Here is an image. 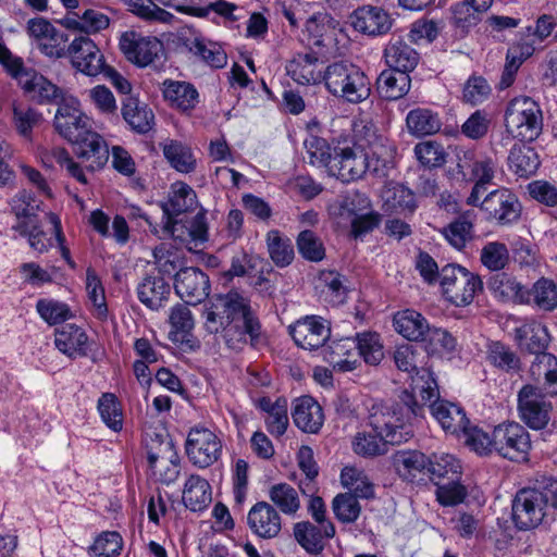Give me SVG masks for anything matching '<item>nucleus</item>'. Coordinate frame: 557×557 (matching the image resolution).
<instances>
[{"label": "nucleus", "mask_w": 557, "mask_h": 557, "mask_svg": "<svg viewBox=\"0 0 557 557\" xmlns=\"http://www.w3.org/2000/svg\"><path fill=\"white\" fill-rule=\"evenodd\" d=\"M414 154L420 163L428 168L442 166L446 161L444 147L432 140L417 144Z\"/></svg>", "instance_id": "obj_61"}, {"label": "nucleus", "mask_w": 557, "mask_h": 557, "mask_svg": "<svg viewBox=\"0 0 557 557\" xmlns=\"http://www.w3.org/2000/svg\"><path fill=\"white\" fill-rule=\"evenodd\" d=\"M516 338L519 345L524 347L535 357L544 351L548 345V333L544 325L537 322L524 324L516 329Z\"/></svg>", "instance_id": "obj_45"}, {"label": "nucleus", "mask_w": 557, "mask_h": 557, "mask_svg": "<svg viewBox=\"0 0 557 557\" xmlns=\"http://www.w3.org/2000/svg\"><path fill=\"white\" fill-rule=\"evenodd\" d=\"M508 165L517 175L528 177L536 172L540 158L534 148L517 143L509 151Z\"/></svg>", "instance_id": "obj_42"}, {"label": "nucleus", "mask_w": 557, "mask_h": 557, "mask_svg": "<svg viewBox=\"0 0 557 557\" xmlns=\"http://www.w3.org/2000/svg\"><path fill=\"white\" fill-rule=\"evenodd\" d=\"M75 154L87 163L90 171L101 169L109 160V148L106 140L92 128L81 136L74 144Z\"/></svg>", "instance_id": "obj_22"}, {"label": "nucleus", "mask_w": 557, "mask_h": 557, "mask_svg": "<svg viewBox=\"0 0 557 557\" xmlns=\"http://www.w3.org/2000/svg\"><path fill=\"white\" fill-rule=\"evenodd\" d=\"M530 450V434L520 423L504 422L494 428V453L511 461H525Z\"/></svg>", "instance_id": "obj_9"}, {"label": "nucleus", "mask_w": 557, "mask_h": 557, "mask_svg": "<svg viewBox=\"0 0 557 557\" xmlns=\"http://www.w3.org/2000/svg\"><path fill=\"white\" fill-rule=\"evenodd\" d=\"M174 287L180 298L190 306L201 302L209 295V277L200 269L187 267L175 275Z\"/></svg>", "instance_id": "obj_20"}, {"label": "nucleus", "mask_w": 557, "mask_h": 557, "mask_svg": "<svg viewBox=\"0 0 557 557\" xmlns=\"http://www.w3.org/2000/svg\"><path fill=\"white\" fill-rule=\"evenodd\" d=\"M120 48L126 59L139 66L151 64L163 52V44L156 37H143L126 32L120 39Z\"/></svg>", "instance_id": "obj_18"}, {"label": "nucleus", "mask_w": 557, "mask_h": 557, "mask_svg": "<svg viewBox=\"0 0 557 557\" xmlns=\"http://www.w3.org/2000/svg\"><path fill=\"white\" fill-rule=\"evenodd\" d=\"M121 113L129 128L137 134H147L154 126L151 108L135 97L128 96L122 101Z\"/></svg>", "instance_id": "obj_32"}, {"label": "nucleus", "mask_w": 557, "mask_h": 557, "mask_svg": "<svg viewBox=\"0 0 557 557\" xmlns=\"http://www.w3.org/2000/svg\"><path fill=\"white\" fill-rule=\"evenodd\" d=\"M429 460V473L432 480L460 479L461 465L454 455L446 453L433 454Z\"/></svg>", "instance_id": "obj_49"}, {"label": "nucleus", "mask_w": 557, "mask_h": 557, "mask_svg": "<svg viewBox=\"0 0 557 557\" xmlns=\"http://www.w3.org/2000/svg\"><path fill=\"white\" fill-rule=\"evenodd\" d=\"M481 210L488 215L490 220L500 225H507L519 219L521 206L515 194L502 188L488 193L483 198Z\"/></svg>", "instance_id": "obj_16"}, {"label": "nucleus", "mask_w": 557, "mask_h": 557, "mask_svg": "<svg viewBox=\"0 0 557 557\" xmlns=\"http://www.w3.org/2000/svg\"><path fill=\"white\" fill-rule=\"evenodd\" d=\"M332 18L324 12H318L309 16L305 22L302 34L304 40L309 46H325L326 40L331 39L334 27Z\"/></svg>", "instance_id": "obj_44"}, {"label": "nucleus", "mask_w": 557, "mask_h": 557, "mask_svg": "<svg viewBox=\"0 0 557 557\" xmlns=\"http://www.w3.org/2000/svg\"><path fill=\"white\" fill-rule=\"evenodd\" d=\"M211 494L209 482L198 474H191L184 484L182 499L189 510L201 511L211 503Z\"/></svg>", "instance_id": "obj_38"}, {"label": "nucleus", "mask_w": 557, "mask_h": 557, "mask_svg": "<svg viewBox=\"0 0 557 557\" xmlns=\"http://www.w3.org/2000/svg\"><path fill=\"white\" fill-rule=\"evenodd\" d=\"M147 459L156 480L166 485L176 482L181 473V458L171 438H151L147 444Z\"/></svg>", "instance_id": "obj_8"}, {"label": "nucleus", "mask_w": 557, "mask_h": 557, "mask_svg": "<svg viewBox=\"0 0 557 557\" xmlns=\"http://www.w3.org/2000/svg\"><path fill=\"white\" fill-rule=\"evenodd\" d=\"M547 496L534 488H524L517 493L512 502V521L519 530L536 528L545 516Z\"/></svg>", "instance_id": "obj_12"}, {"label": "nucleus", "mask_w": 557, "mask_h": 557, "mask_svg": "<svg viewBox=\"0 0 557 557\" xmlns=\"http://www.w3.org/2000/svg\"><path fill=\"white\" fill-rule=\"evenodd\" d=\"M197 196L187 184L177 182L171 187L169 200L163 205V211L169 216H176L195 209Z\"/></svg>", "instance_id": "obj_43"}, {"label": "nucleus", "mask_w": 557, "mask_h": 557, "mask_svg": "<svg viewBox=\"0 0 557 557\" xmlns=\"http://www.w3.org/2000/svg\"><path fill=\"white\" fill-rule=\"evenodd\" d=\"M304 146L310 164L329 170V165L333 162V149L325 139L310 135L305 139Z\"/></svg>", "instance_id": "obj_57"}, {"label": "nucleus", "mask_w": 557, "mask_h": 557, "mask_svg": "<svg viewBox=\"0 0 557 557\" xmlns=\"http://www.w3.org/2000/svg\"><path fill=\"white\" fill-rule=\"evenodd\" d=\"M431 413L441 424L442 429L451 434L467 432L470 421L463 408L446 400H436L431 406Z\"/></svg>", "instance_id": "obj_33"}, {"label": "nucleus", "mask_w": 557, "mask_h": 557, "mask_svg": "<svg viewBox=\"0 0 557 557\" xmlns=\"http://www.w3.org/2000/svg\"><path fill=\"white\" fill-rule=\"evenodd\" d=\"M457 169L466 181L491 184L498 171L497 160L493 157L461 150L457 153Z\"/></svg>", "instance_id": "obj_17"}, {"label": "nucleus", "mask_w": 557, "mask_h": 557, "mask_svg": "<svg viewBox=\"0 0 557 557\" xmlns=\"http://www.w3.org/2000/svg\"><path fill=\"white\" fill-rule=\"evenodd\" d=\"M393 324L398 334L411 342L424 341L431 331L423 315H394Z\"/></svg>", "instance_id": "obj_47"}, {"label": "nucleus", "mask_w": 557, "mask_h": 557, "mask_svg": "<svg viewBox=\"0 0 557 557\" xmlns=\"http://www.w3.org/2000/svg\"><path fill=\"white\" fill-rule=\"evenodd\" d=\"M299 253L307 260L318 262L325 257L320 238L311 231H302L297 238Z\"/></svg>", "instance_id": "obj_64"}, {"label": "nucleus", "mask_w": 557, "mask_h": 557, "mask_svg": "<svg viewBox=\"0 0 557 557\" xmlns=\"http://www.w3.org/2000/svg\"><path fill=\"white\" fill-rule=\"evenodd\" d=\"M370 205V199L364 194L352 190L332 205L330 212L338 220V224L346 225L355 216L367 212Z\"/></svg>", "instance_id": "obj_39"}, {"label": "nucleus", "mask_w": 557, "mask_h": 557, "mask_svg": "<svg viewBox=\"0 0 557 557\" xmlns=\"http://www.w3.org/2000/svg\"><path fill=\"white\" fill-rule=\"evenodd\" d=\"M440 286L444 298L456 307L469 306L483 290L481 277L459 264H446L441 269Z\"/></svg>", "instance_id": "obj_5"}, {"label": "nucleus", "mask_w": 557, "mask_h": 557, "mask_svg": "<svg viewBox=\"0 0 557 557\" xmlns=\"http://www.w3.org/2000/svg\"><path fill=\"white\" fill-rule=\"evenodd\" d=\"M336 518L346 523L355 522L360 515L358 498L350 493L338 494L332 503Z\"/></svg>", "instance_id": "obj_62"}, {"label": "nucleus", "mask_w": 557, "mask_h": 557, "mask_svg": "<svg viewBox=\"0 0 557 557\" xmlns=\"http://www.w3.org/2000/svg\"><path fill=\"white\" fill-rule=\"evenodd\" d=\"M163 154L171 165L182 173H189L196 166V159L190 148L180 141H170L163 147Z\"/></svg>", "instance_id": "obj_54"}, {"label": "nucleus", "mask_w": 557, "mask_h": 557, "mask_svg": "<svg viewBox=\"0 0 557 557\" xmlns=\"http://www.w3.org/2000/svg\"><path fill=\"white\" fill-rule=\"evenodd\" d=\"M171 288L161 277L148 276L138 286V298L149 310L164 309Z\"/></svg>", "instance_id": "obj_41"}, {"label": "nucleus", "mask_w": 557, "mask_h": 557, "mask_svg": "<svg viewBox=\"0 0 557 557\" xmlns=\"http://www.w3.org/2000/svg\"><path fill=\"white\" fill-rule=\"evenodd\" d=\"M410 86L409 74L392 69L384 70L376 79V90L385 100L400 99L409 91Z\"/></svg>", "instance_id": "obj_40"}, {"label": "nucleus", "mask_w": 557, "mask_h": 557, "mask_svg": "<svg viewBox=\"0 0 557 557\" xmlns=\"http://www.w3.org/2000/svg\"><path fill=\"white\" fill-rule=\"evenodd\" d=\"M406 125L410 134L420 137L435 134L442 123L437 113L426 108H417L407 114Z\"/></svg>", "instance_id": "obj_46"}, {"label": "nucleus", "mask_w": 557, "mask_h": 557, "mask_svg": "<svg viewBox=\"0 0 557 557\" xmlns=\"http://www.w3.org/2000/svg\"><path fill=\"white\" fill-rule=\"evenodd\" d=\"M488 289L500 302L531 304L530 290L506 273L493 275L488 281Z\"/></svg>", "instance_id": "obj_29"}, {"label": "nucleus", "mask_w": 557, "mask_h": 557, "mask_svg": "<svg viewBox=\"0 0 557 557\" xmlns=\"http://www.w3.org/2000/svg\"><path fill=\"white\" fill-rule=\"evenodd\" d=\"M223 336L227 343H246L250 338L252 345L259 343L261 324L256 315H231L225 320Z\"/></svg>", "instance_id": "obj_31"}, {"label": "nucleus", "mask_w": 557, "mask_h": 557, "mask_svg": "<svg viewBox=\"0 0 557 557\" xmlns=\"http://www.w3.org/2000/svg\"><path fill=\"white\" fill-rule=\"evenodd\" d=\"M189 50L211 67L222 69L226 65L227 55L216 42L197 37L190 42Z\"/></svg>", "instance_id": "obj_50"}, {"label": "nucleus", "mask_w": 557, "mask_h": 557, "mask_svg": "<svg viewBox=\"0 0 557 557\" xmlns=\"http://www.w3.org/2000/svg\"><path fill=\"white\" fill-rule=\"evenodd\" d=\"M369 171L367 157L358 148V140L354 137L350 145L348 140L338 141L333 147V162L329 165V174L343 182H350L362 177Z\"/></svg>", "instance_id": "obj_10"}, {"label": "nucleus", "mask_w": 557, "mask_h": 557, "mask_svg": "<svg viewBox=\"0 0 557 557\" xmlns=\"http://www.w3.org/2000/svg\"><path fill=\"white\" fill-rule=\"evenodd\" d=\"M410 379V391L404 389L399 394L398 400L389 407L392 410H399L405 414L408 407L414 409L413 405L417 406L419 408L418 412L408 414L406 419L408 425H411L413 418L423 416L426 403L436 401L440 397L437 381L429 368L421 367Z\"/></svg>", "instance_id": "obj_6"}, {"label": "nucleus", "mask_w": 557, "mask_h": 557, "mask_svg": "<svg viewBox=\"0 0 557 557\" xmlns=\"http://www.w3.org/2000/svg\"><path fill=\"white\" fill-rule=\"evenodd\" d=\"M214 306L228 313H252L253 311L248 295L237 289H232L225 295H218Z\"/></svg>", "instance_id": "obj_60"}, {"label": "nucleus", "mask_w": 557, "mask_h": 557, "mask_svg": "<svg viewBox=\"0 0 557 557\" xmlns=\"http://www.w3.org/2000/svg\"><path fill=\"white\" fill-rule=\"evenodd\" d=\"M13 230L23 236H28V244L34 250L40 253L48 250L50 239L40 230L37 220L20 221L13 226Z\"/></svg>", "instance_id": "obj_63"}, {"label": "nucleus", "mask_w": 557, "mask_h": 557, "mask_svg": "<svg viewBox=\"0 0 557 557\" xmlns=\"http://www.w3.org/2000/svg\"><path fill=\"white\" fill-rule=\"evenodd\" d=\"M267 246L271 260L277 267H287L294 260V247L290 239L283 237L278 231H270L267 234Z\"/></svg>", "instance_id": "obj_51"}, {"label": "nucleus", "mask_w": 557, "mask_h": 557, "mask_svg": "<svg viewBox=\"0 0 557 557\" xmlns=\"http://www.w3.org/2000/svg\"><path fill=\"white\" fill-rule=\"evenodd\" d=\"M323 62L315 53H298L286 65V72L300 85L318 84L324 77Z\"/></svg>", "instance_id": "obj_25"}, {"label": "nucleus", "mask_w": 557, "mask_h": 557, "mask_svg": "<svg viewBox=\"0 0 557 557\" xmlns=\"http://www.w3.org/2000/svg\"><path fill=\"white\" fill-rule=\"evenodd\" d=\"M269 498L285 515H295L300 508L297 491L287 483H277L269 490Z\"/></svg>", "instance_id": "obj_53"}, {"label": "nucleus", "mask_w": 557, "mask_h": 557, "mask_svg": "<svg viewBox=\"0 0 557 557\" xmlns=\"http://www.w3.org/2000/svg\"><path fill=\"white\" fill-rule=\"evenodd\" d=\"M164 100L174 109L182 112L193 110L197 103L199 94L195 86L187 82L165 79L162 83Z\"/></svg>", "instance_id": "obj_34"}, {"label": "nucleus", "mask_w": 557, "mask_h": 557, "mask_svg": "<svg viewBox=\"0 0 557 557\" xmlns=\"http://www.w3.org/2000/svg\"><path fill=\"white\" fill-rule=\"evenodd\" d=\"M23 90L38 103H60L67 100L62 88L48 81L44 75L26 70L17 79Z\"/></svg>", "instance_id": "obj_21"}, {"label": "nucleus", "mask_w": 557, "mask_h": 557, "mask_svg": "<svg viewBox=\"0 0 557 557\" xmlns=\"http://www.w3.org/2000/svg\"><path fill=\"white\" fill-rule=\"evenodd\" d=\"M223 451V442L212 430L194 426L185 441L188 460L198 469H207L219 461Z\"/></svg>", "instance_id": "obj_7"}, {"label": "nucleus", "mask_w": 557, "mask_h": 557, "mask_svg": "<svg viewBox=\"0 0 557 557\" xmlns=\"http://www.w3.org/2000/svg\"><path fill=\"white\" fill-rule=\"evenodd\" d=\"M407 408V413L399 410H392L386 407L374 411L370 416V430L356 433L351 447L356 455L363 458H375L388 451V445H399L413 436L411 425L406 423L408 414L418 412L419 408L413 405Z\"/></svg>", "instance_id": "obj_1"}, {"label": "nucleus", "mask_w": 557, "mask_h": 557, "mask_svg": "<svg viewBox=\"0 0 557 557\" xmlns=\"http://www.w3.org/2000/svg\"><path fill=\"white\" fill-rule=\"evenodd\" d=\"M335 534L332 522L318 523V525L301 521L294 525V535L299 545L310 554H320L324 548V540Z\"/></svg>", "instance_id": "obj_27"}, {"label": "nucleus", "mask_w": 557, "mask_h": 557, "mask_svg": "<svg viewBox=\"0 0 557 557\" xmlns=\"http://www.w3.org/2000/svg\"><path fill=\"white\" fill-rule=\"evenodd\" d=\"M289 334L299 347L315 349L330 338L331 325L321 315H304L289 325Z\"/></svg>", "instance_id": "obj_15"}, {"label": "nucleus", "mask_w": 557, "mask_h": 557, "mask_svg": "<svg viewBox=\"0 0 557 557\" xmlns=\"http://www.w3.org/2000/svg\"><path fill=\"white\" fill-rule=\"evenodd\" d=\"M250 530L262 539H273L282 529V520L276 509L267 502L255 504L247 516Z\"/></svg>", "instance_id": "obj_24"}, {"label": "nucleus", "mask_w": 557, "mask_h": 557, "mask_svg": "<svg viewBox=\"0 0 557 557\" xmlns=\"http://www.w3.org/2000/svg\"><path fill=\"white\" fill-rule=\"evenodd\" d=\"M429 458L419 450H399L393 457V465L403 480L413 482L429 472Z\"/></svg>", "instance_id": "obj_36"}, {"label": "nucleus", "mask_w": 557, "mask_h": 557, "mask_svg": "<svg viewBox=\"0 0 557 557\" xmlns=\"http://www.w3.org/2000/svg\"><path fill=\"white\" fill-rule=\"evenodd\" d=\"M41 318L49 325H57L54 344L62 354L71 358L87 354L88 337L81 326L65 322L66 315H41Z\"/></svg>", "instance_id": "obj_13"}, {"label": "nucleus", "mask_w": 557, "mask_h": 557, "mask_svg": "<svg viewBox=\"0 0 557 557\" xmlns=\"http://www.w3.org/2000/svg\"><path fill=\"white\" fill-rule=\"evenodd\" d=\"M389 69L409 74L419 62L418 52L401 39H392L384 50Z\"/></svg>", "instance_id": "obj_37"}, {"label": "nucleus", "mask_w": 557, "mask_h": 557, "mask_svg": "<svg viewBox=\"0 0 557 557\" xmlns=\"http://www.w3.org/2000/svg\"><path fill=\"white\" fill-rule=\"evenodd\" d=\"M67 54L72 65L85 75L97 76L103 70V54L89 37L75 38L67 48Z\"/></svg>", "instance_id": "obj_19"}, {"label": "nucleus", "mask_w": 557, "mask_h": 557, "mask_svg": "<svg viewBox=\"0 0 557 557\" xmlns=\"http://www.w3.org/2000/svg\"><path fill=\"white\" fill-rule=\"evenodd\" d=\"M154 263L158 271L164 275H176L181 269H185V260L181 251L169 249L161 245L153 250Z\"/></svg>", "instance_id": "obj_58"}, {"label": "nucleus", "mask_w": 557, "mask_h": 557, "mask_svg": "<svg viewBox=\"0 0 557 557\" xmlns=\"http://www.w3.org/2000/svg\"><path fill=\"white\" fill-rule=\"evenodd\" d=\"M533 380L542 393L557 396V358L552 354H537L530 367Z\"/></svg>", "instance_id": "obj_35"}, {"label": "nucleus", "mask_w": 557, "mask_h": 557, "mask_svg": "<svg viewBox=\"0 0 557 557\" xmlns=\"http://www.w3.org/2000/svg\"><path fill=\"white\" fill-rule=\"evenodd\" d=\"M504 117L506 131L513 138L532 141L542 133V110L530 97L512 99L507 104Z\"/></svg>", "instance_id": "obj_4"}, {"label": "nucleus", "mask_w": 557, "mask_h": 557, "mask_svg": "<svg viewBox=\"0 0 557 557\" xmlns=\"http://www.w3.org/2000/svg\"><path fill=\"white\" fill-rule=\"evenodd\" d=\"M440 233L450 246L460 250L472 238L473 224L466 215H459L448 225L442 227Z\"/></svg>", "instance_id": "obj_52"}, {"label": "nucleus", "mask_w": 557, "mask_h": 557, "mask_svg": "<svg viewBox=\"0 0 557 557\" xmlns=\"http://www.w3.org/2000/svg\"><path fill=\"white\" fill-rule=\"evenodd\" d=\"M358 148L363 150L369 172L384 176L394 164L396 148L386 137L377 134L373 123L361 121L354 126Z\"/></svg>", "instance_id": "obj_3"}, {"label": "nucleus", "mask_w": 557, "mask_h": 557, "mask_svg": "<svg viewBox=\"0 0 557 557\" xmlns=\"http://www.w3.org/2000/svg\"><path fill=\"white\" fill-rule=\"evenodd\" d=\"M292 418L299 430L310 434L318 433L324 422L323 410L311 396H302L294 401Z\"/></svg>", "instance_id": "obj_28"}, {"label": "nucleus", "mask_w": 557, "mask_h": 557, "mask_svg": "<svg viewBox=\"0 0 557 557\" xmlns=\"http://www.w3.org/2000/svg\"><path fill=\"white\" fill-rule=\"evenodd\" d=\"M123 548V539L116 531H103L89 547L92 557H117Z\"/></svg>", "instance_id": "obj_56"}, {"label": "nucleus", "mask_w": 557, "mask_h": 557, "mask_svg": "<svg viewBox=\"0 0 557 557\" xmlns=\"http://www.w3.org/2000/svg\"><path fill=\"white\" fill-rule=\"evenodd\" d=\"M323 81L333 96L350 103H360L371 95L369 77L359 66L346 61L326 66Z\"/></svg>", "instance_id": "obj_2"}, {"label": "nucleus", "mask_w": 557, "mask_h": 557, "mask_svg": "<svg viewBox=\"0 0 557 557\" xmlns=\"http://www.w3.org/2000/svg\"><path fill=\"white\" fill-rule=\"evenodd\" d=\"M539 386L527 384L518 393L520 419L533 430L544 429L550 419L552 403Z\"/></svg>", "instance_id": "obj_11"}, {"label": "nucleus", "mask_w": 557, "mask_h": 557, "mask_svg": "<svg viewBox=\"0 0 557 557\" xmlns=\"http://www.w3.org/2000/svg\"><path fill=\"white\" fill-rule=\"evenodd\" d=\"M358 359L360 357L369 366H377L384 358L383 344L375 332H363L356 335Z\"/></svg>", "instance_id": "obj_48"}, {"label": "nucleus", "mask_w": 557, "mask_h": 557, "mask_svg": "<svg viewBox=\"0 0 557 557\" xmlns=\"http://www.w3.org/2000/svg\"><path fill=\"white\" fill-rule=\"evenodd\" d=\"M54 127L63 138L74 144L91 128V121L79 109V101L70 97L60 103L54 116Z\"/></svg>", "instance_id": "obj_14"}, {"label": "nucleus", "mask_w": 557, "mask_h": 557, "mask_svg": "<svg viewBox=\"0 0 557 557\" xmlns=\"http://www.w3.org/2000/svg\"><path fill=\"white\" fill-rule=\"evenodd\" d=\"M358 345L352 337H344L333 341L322 350L324 361H326L334 371L350 372L360 366L357 352Z\"/></svg>", "instance_id": "obj_23"}, {"label": "nucleus", "mask_w": 557, "mask_h": 557, "mask_svg": "<svg viewBox=\"0 0 557 557\" xmlns=\"http://www.w3.org/2000/svg\"><path fill=\"white\" fill-rule=\"evenodd\" d=\"M351 23L354 28L362 34L381 36L389 32L393 20L382 8L368 5L354 12Z\"/></svg>", "instance_id": "obj_26"}, {"label": "nucleus", "mask_w": 557, "mask_h": 557, "mask_svg": "<svg viewBox=\"0 0 557 557\" xmlns=\"http://www.w3.org/2000/svg\"><path fill=\"white\" fill-rule=\"evenodd\" d=\"M98 411L104 424L114 432L123 428V413L116 396L112 393H104L98 400Z\"/></svg>", "instance_id": "obj_55"}, {"label": "nucleus", "mask_w": 557, "mask_h": 557, "mask_svg": "<svg viewBox=\"0 0 557 557\" xmlns=\"http://www.w3.org/2000/svg\"><path fill=\"white\" fill-rule=\"evenodd\" d=\"M531 293V302L540 309L552 311L557 306V285L548 278H541L534 283Z\"/></svg>", "instance_id": "obj_59"}, {"label": "nucleus", "mask_w": 557, "mask_h": 557, "mask_svg": "<svg viewBox=\"0 0 557 557\" xmlns=\"http://www.w3.org/2000/svg\"><path fill=\"white\" fill-rule=\"evenodd\" d=\"M381 197L383 210L386 213L412 214L418 207L414 193L399 183H387L382 190Z\"/></svg>", "instance_id": "obj_30"}]
</instances>
